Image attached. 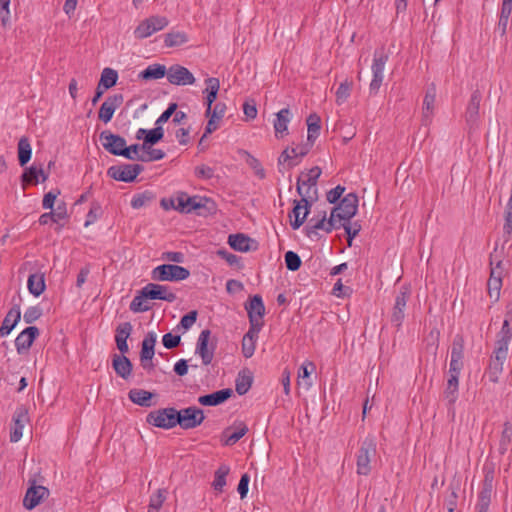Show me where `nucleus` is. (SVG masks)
I'll return each mask as SVG.
<instances>
[{
  "label": "nucleus",
  "instance_id": "35",
  "mask_svg": "<svg viewBox=\"0 0 512 512\" xmlns=\"http://www.w3.org/2000/svg\"><path fill=\"white\" fill-rule=\"evenodd\" d=\"M17 152L19 164L23 167L30 161L32 155V147L28 137L23 136L19 139Z\"/></svg>",
  "mask_w": 512,
  "mask_h": 512
},
{
  "label": "nucleus",
  "instance_id": "2",
  "mask_svg": "<svg viewBox=\"0 0 512 512\" xmlns=\"http://www.w3.org/2000/svg\"><path fill=\"white\" fill-rule=\"evenodd\" d=\"M190 271L185 267L175 264H162L151 271V278L159 282H177L187 279Z\"/></svg>",
  "mask_w": 512,
  "mask_h": 512
},
{
  "label": "nucleus",
  "instance_id": "32",
  "mask_svg": "<svg viewBox=\"0 0 512 512\" xmlns=\"http://www.w3.org/2000/svg\"><path fill=\"white\" fill-rule=\"evenodd\" d=\"M205 83H206L205 92L207 93V96H206V105H207L206 116H209L210 113H211V106L213 105V103L215 102V100L217 98V94H218V91H219V88H220V82H219L218 78L208 77L205 80Z\"/></svg>",
  "mask_w": 512,
  "mask_h": 512
},
{
  "label": "nucleus",
  "instance_id": "21",
  "mask_svg": "<svg viewBox=\"0 0 512 512\" xmlns=\"http://www.w3.org/2000/svg\"><path fill=\"white\" fill-rule=\"evenodd\" d=\"M39 335V329L35 326H29L24 329L15 339V347L19 354L26 352Z\"/></svg>",
  "mask_w": 512,
  "mask_h": 512
},
{
  "label": "nucleus",
  "instance_id": "42",
  "mask_svg": "<svg viewBox=\"0 0 512 512\" xmlns=\"http://www.w3.org/2000/svg\"><path fill=\"white\" fill-rule=\"evenodd\" d=\"M511 339L512 329L510 328L509 320L505 319L502 328L497 335L496 346L508 349Z\"/></svg>",
  "mask_w": 512,
  "mask_h": 512
},
{
  "label": "nucleus",
  "instance_id": "46",
  "mask_svg": "<svg viewBox=\"0 0 512 512\" xmlns=\"http://www.w3.org/2000/svg\"><path fill=\"white\" fill-rule=\"evenodd\" d=\"M154 144H148L147 148H142L141 157H139V161L141 162H152L161 160L165 157V153L161 149L153 148Z\"/></svg>",
  "mask_w": 512,
  "mask_h": 512
},
{
  "label": "nucleus",
  "instance_id": "22",
  "mask_svg": "<svg viewBox=\"0 0 512 512\" xmlns=\"http://www.w3.org/2000/svg\"><path fill=\"white\" fill-rule=\"evenodd\" d=\"M13 428L10 433V441L18 442L23 435V428L28 422V412L24 407L18 408L13 416Z\"/></svg>",
  "mask_w": 512,
  "mask_h": 512
},
{
  "label": "nucleus",
  "instance_id": "1",
  "mask_svg": "<svg viewBox=\"0 0 512 512\" xmlns=\"http://www.w3.org/2000/svg\"><path fill=\"white\" fill-rule=\"evenodd\" d=\"M322 171L318 166L312 167L307 173H302L297 180V192L302 197V201L308 204V200H313L316 196L317 180Z\"/></svg>",
  "mask_w": 512,
  "mask_h": 512
},
{
  "label": "nucleus",
  "instance_id": "54",
  "mask_svg": "<svg viewBox=\"0 0 512 512\" xmlns=\"http://www.w3.org/2000/svg\"><path fill=\"white\" fill-rule=\"evenodd\" d=\"M343 228L345 229V232L347 234V242L348 246L352 245V240L359 234L361 230V225L357 222L350 223V222H344L341 224Z\"/></svg>",
  "mask_w": 512,
  "mask_h": 512
},
{
  "label": "nucleus",
  "instance_id": "11",
  "mask_svg": "<svg viewBox=\"0 0 512 512\" xmlns=\"http://www.w3.org/2000/svg\"><path fill=\"white\" fill-rule=\"evenodd\" d=\"M100 141L103 148L112 155L122 156L126 146V140L117 134H113L109 130H104L100 133Z\"/></svg>",
  "mask_w": 512,
  "mask_h": 512
},
{
  "label": "nucleus",
  "instance_id": "8",
  "mask_svg": "<svg viewBox=\"0 0 512 512\" xmlns=\"http://www.w3.org/2000/svg\"><path fill=\"white\" fill-rule=\"evenodd\" d=\"M177 418V425L185 430H188L199 426L204 421L205 416L200 408L192 406L177 411Z\"/></svg>",
  "mask_w": 512,
  "mask_h": 512
},
{
  "label": "nucleus",
  "instance_id": "55",
  "mask_svg": "<svg viewBox=\"0 0 512 512\" xmlns=\"http://www.w3.org/2000/svg\"><path fill=\"white\" fill-rule=\"evenodd\" d=\"M285 264L288 270L297 271L301 266V259L297 253L288 251L285 253Z\"/></svg>",
  "mask_w": 512,
  "mask_h": 512
},
{
  "label": "nucleus",
  "instance_id": "57",
  "mask_svg": "<svg viewBox=\"0 0 512 512\" xmlns=\"http://www.w3.org/2000/svg\"><path fill=\"white\" fill-rule=\"evenodd\" d=\"M458 396H459V388L454 387V386H449V384L446 383V386H445V389L443 392V397L447 401V403L450 407L454 406V404L456 403V401L458 399Z\"/></svg>",
  "mask_w": 512,
  "mask_h": 512
},
{
  "label": "nucleus",
  "instance_id": "6",
  "mask_svg": "<svg viewBox=\"0 0 512 512\" xmlns=\"http://www.w3.org/2000/svg\"><path fill=\"white\" fill-rule=\"evenodd\" d=\"M147 423L163 429H170L177 425V410L175 408H162L151 411L146 418Z\"/></svg>",
  "mask_w": 512,
  "mask_h": 512
},
{
  "label": "nucleus",
  "instance_id": "31",
  "mask_svg": "<svg viewBox=\"0 0 512 512\" xmlns=\"http://www.w3.org/2000/svg\"><path fill=\"white\" fill-rule=\"evenodd\" d=\"M113 368L116 374L124 379H128L132 372V363L125 355L113 356L112 360Z\"/></svg>",
  "mask_w": 512,
  "mask_h": 512
},
{
  "label": "nucleus",
  "instance_id": "30",
  "mask_svg": "<svg viewBox=\"0 0 512 512\" xmlns=\"http://www.w3.org/2000/svg\"><path fill=\"white\" fill-rule=\"evenodd\" d=\"M481 95L479 92L475 91L470 98L469 104L466 109V121L470 126L476 125L479 119V109H480Z\"/></svg>",
  "mask_w": 512,
  "mask_h": 512
},
{
  "label": "nucleus",
  "instance_id": "28",
  "mask_svg": "<svg viewBox=\"0 0 512 512\" xmlns=\"http://www.w3.org/2000/svg\"><path fill=\"white\" fill-rule=\"evenodd\" d=\"M291 121V112L289 108H283L276 113L273 126L277 138H281L288 133V124Z\"/></svg>",
  "mask_w": 512,
  "mask_h": 512
},
{
  "label": "nucleus",
  "instance_id": "17",
  "mask_svg": "<svg viewBox=\"0 0 512 512\" xmlns=\"http://www.w3.org/2000/svg\"><path fill=\"white\" fill-rule=\"evenodd\" d=\"M203 199L197 196L190 197L186 193H179L175 200H171V207L185 213L199 210L204 207Z\"/></svg>",
  "mask_w": 512,
  "mask_h": 512
},
{
  "label": "nucleus",
  "instance_id": "23",
  "mask_svg": "<svg viewBox=\"0 0 512 512\" xmlns=\"http://www.w3.org/2000/svg\"><path fill=\"white\" fill-rule=\"evenodd\" d=\"M294 203L295 205L289 213V218L291 219V227L297 230L305 222L309 214L310 204L304 203L302 199L300 201H294Z\"/></svg>",
  "mask_w": 512,
  "mask_h": 512
},
{
  "label": "nucleus",
  "instance_id": "20",
  "mask_svg": "<svg viewBox=\"0 0 512 512\" xmlns=\"http://www.w3.org/2000/svg\"><path fill=\"white\" fill-rule=\"evenodd\" d=\"M123 101L122 94H114L107 97L99 109V119L104 123L111 121L115 111L122 105Z\"/></svg>",
  "mask_w": 512,
  "mask_h": 512
},
{
  "label": "nucleus",
  "instance_id": "24",
  "mask_svg": "<svg viewBox=\"0 0 512 512\" xmlns=\"http://www.w3.org/2000/svg\"><path fill=\"white\" fill-rule=\"evenodd\" d=\"M48 496V489L44 486L30 487L23 500V505L26 509L32 510L35 508L42 499Z\"/></svg>",
  "mask_w": 512,
  "mask_h": 512
},
{
  "label": "nucleus",
  "instance_id": "16",
  "mask_svg": "<svg viewBox=\"0 0 512 512\" xmlns=\"http://www.w3.org/2000/svg\"><path fill=\"white\" fill-rule=\"evenodd\" d=\"M157 341V335L155 332L150 331L146 334L142 341V347L140 352V361L144 369L151 370L153 368L152 359L155 354V344Z\"/></svg>",
  "mask_w": 512,
  "mask_h": 512
},
{
  "label": "nucleus",
  "instance_id": "53",
  "mask_svg": "<svg viewBox=\"0 0 512 512\" xmlns=\"http://www.w3.org/2000/svg\"><path fill=\"white\" fill-rule=\"evenodd\" d=\"M501 287L502 280H498L495 277H490L487 283L488 294L490 298H493L495 301H497L500 296Z\"/></svg>",
  "mask_w": 512,
  "mask_h": 512
},
{
  "label": "nucleus",
  "instance_id": "61",
  "mask_svg": "<svg viewBox=\"0 0 512 512\" xmlns=\"http://www.w3.org/2000/svg\"><path fill=\"white\" fill-rule=\"evenodd\" d=\"M490 265H491L490 277H495L498 280H502V276H503V272H504V269L502 267V261H500V260L496 261V256L492 254Z\"/></svg>",
  "mask_w": 512,
  "mask_h": 512
},
{
  "label": "nucleus",
  "instance_id": "15",
  "mask_svg": "<svg viewBox=\"0 0 512 512\" xmlns=\"http://www.w3.org/2000/svg\"><path fill=\"white\" fill-rule=\"evenodd\" d=\"M167 80L169 83L177 86L192 85L195 83V77L184 66L175 64L167 70Z\"/></svg>",
  "mask_w": 512,
  "mask_h": 512
},
{
  "label": "nucleus",
  "instance_id": "7",
  "mask_svg": "<svg viewBox=\"0 0 512 512\" xmlns=\"http://www.w3.org/2000/svg\"><path fill=\"white\" fill-rule=\"evenodd\" d=\"M169 24V20L165 16H151L139 23L134 30V36L137 39H145L153 33L163 30Z\"/></svg>",
  "mask_w": 512,
  "mask_h": 512
},
{
  "label": "nucleus",
  "instance_id": "34",
  "mask_svg": "<svg viewBox=\"0 0 512 512\" xmlns=\"http://www.w3.org/2000/svg\"><path fill=\"white\" fill-rule=\"evenodd\" d=\"M251 238L244 234H231L228 237V243L236 251L247 252L251 249Z\"/></svg>",
  "mask_w": 512,
  "mask_h": 512
},
{
  "label": "nucleus",
  "instance_id": "58",
  "mask_svg": "<svg viewBox=\"0 0 512 512\" xmlns=\"http://www.w3.org/2000/svg\"><path fill=\"white\" fill-rule=\"evenodd\" d=\"M132 325L130 322H124L117 326L116 328V335H115V341L118 340H127L132 332Z\"/></svg>",
  "mask_w": 512,
  "mask_h": 512
},
{
  "label": "nucleus",
  "instance_id": "43",
  "mask_svg": "<svg viewBox=\"0 0 512 512\" xmlns=\"http://www.w3.org/2000/svg\"><path fill=\"white\" fill-rule=\"evenodd\" d=\"M230 468L229 466L223 464L221 465L214 474V480L212 483L213 488L217 492H222L224 486L226 485V477L229 474Z\"/></svg>",
  "mask_w": 512,
  "mask_h": 512
},
{
  "label": "nucleus",
  "instance_id": "13",
  "mask_svg": "<svg viewBox=\"0 0 512 512\" xmlns=\"http://www.w3.org/2000/svg\"><path fill=\"white\" fill-rule=\"evenodd\" d=\"M338 227L339 225H337L332 215L330 214L329 219H327L326 212H323L319 218H311L309 220V223L305 227V233L309 238H314L318 235V230H323L326 233H330L333 229Z\"/></svg>",
  "mask_w": 512,
  "mask_h": 512
},
{
  "label": "nucleus",
  "instance_id": "4",
  "mask_svg": "<svg viewBox=\"0 0 512 512\" xmlns=\"http://www.w3.org/2000/svg\"><path fill=\"white\" fill-rule=\"evenodd\" d=\"M358 210V197L354 193H349L342 198L340 203L334 207L331 211V215L334 218L337 225L341 224V221H349L355 216Z\"/></svg>",
  "mask_w": 512,
  "mask_h": 512
},
{
  "label": "nucleus",
  "instance_id": "25",
  "mask_svg": "<svg viewBox=\"0 0 512 512\" xmlns=\"http://www.w3.org/2000/svg\"><path fill=\"white\" fill-rule=\"evenodd\" d=\"M261 328L249 327L242 339V354L245 358H251L255 352L256 342Z\"/></svg>",
  "mask_w": 512,
  "mask_h": 512
},
{
  "label": "nucleus",
  "instance_id": "48",
  "mask_svg": "<svg viewBox=\"0 0 512 512\" xmlns=\"http://www.w3.org/2000/svg\"><path fill=\"white\" fill-rule=\"evenodd\" d=\"M117 80H118V73L116 70H114L112 68H104L101 73V77H100V81H99L98 85L103 87V89L107 90V89L113 87L114 85H116Z\"/></svg>",
  "mask_w": 512,
  "mask_h": 512
},
{
  "label": "nucleus",
  "instance_id": "12",
  "mask_svg": "<svg viewBox=\"0 0 512 512\" xmlns=\"http://www.w3.org/2000/svg\"><path fill=\"white\" fill-rule=\"evenodd\" d=\"M248 313L249 323L252 327L262 328V318L265 314V306L260 295H254L249 298V302L245 305Z\"/></svg>",
  "mask_w": 512,
  "mask_h": 512
},
{
  "label": "nucleus",
  "instance_id": "56",
  "mask_svg": "<svg viewBox=\"0 0 512 512\" xmlns=\"http://www.w3.org/2000/svg\"><path fill=\"white\" fill-rule=\"evenodd\" d=\"M142 147H143V143L142 144H132L130 146L126 145L125 149H124V151L126 153H123L122 157L129 159V160H138L139 161V157H141V153H142Z\"/></svg>",
  "mask_w": 512,
  "mask_h": 512
},
{
  "label": "nucleus",
  "instance_id": "45",
  "mask_svg": "<svg viewBox=\"0 0 512 512\" xmlns=\"http://www.w3.org/2000/svg\"><path fill=\"white\" fill-rule=\"evenodd\" d=\"M147 299H149L147 296H144V289L142 288L138 295H136L133 300L130 303V310L134 313H140V312H146L151 307L147 303Z\"/></svg>",
  "mask_w": 512,
  "mask_h": 512
},
{
  "label": "nucleus",
  "instance_id": "40",
  "mask_svg": "<svg viewBox=\"0 0 512 512\" xmlns=\"http://www.w3.org/2000/svg\"><path fill=\"white\" fill-rule=\"evenodd\" d=\"M128 396L133 403L142 407H149L151 405L150 400L153 394L142 389H131Z\"/></svg>",
  "mask_w": 512,
  "mask_h": 512
},
{
  "label": "nucleus",
  "instance_id": "51",
  "mask_svg": "<svg viewBox=\"0 0 512 512\" xmlns=\"http://www.w3.org/2000/svg\"><path fill=\"white\" fill-rule=\"evenodd\" d=\"M153 199V195L151 192H143L135 194L131 200V206L134 209H140L144 207L146 204L151 202Z\"/></svg>",
  "mask_w": 512,
  "mask_h": 512
},
{
  "label": "nucleus",
  "instance_id": "14",
  "mask_svg": "<svg viewBox=\"0 0 512 512\" xmlns=\"http://www.w3.org/2000/svg\"><path fill=\"white\" fill-rule=\"evenodd\" d=\"M507 355L508 349L497 346L495 347L487 371L488 378L491 382L497 383L499 381V377L503 372V365L507 359Z\"/></svg>",
  "mask_w": 512,
  "mask_h": 512
},
{
  "label": "nucleus",
  "instance_id": "63",
  "mask_svg": "<svg viewBox=\"0 0 512 512\" xmlns=\"http://www.w3.org/2000/svg\"><path fill=\"white\" fill-rule=\"evenodd\" d=\"M161 259L171 263H183L185 255L178 251H167L162 253Z\"/></svg>",
  "mask_w": 512,
  "mask_h": 512
},
{
  "label": "nucleus",
  "instance_id": "49",
  "mask_svg": "<svg viewBox=\"0 0 512 512\" xmlns=\"http://www.w3.org/2000/svg\"><path fill=\"white\" fill-rule=\"evenodd\" d=\"M353 83L350 80H345L340 83L337 91H336V103L341 105L347 101L350 96L352 90Z\"/></svg>",
  "mask_w": 512,
  "mask_h": 512
},
{
  "label": "nucleus",
  "instance_id": "5",
  "mask_svg": "<svg viewBox=\"0 0 512 512\" xmlns=\"http://www.w3.org/2000/svg\"><path fill=\"white\" fill-rule=\"evenodd\" d=\"M388 61V55L384 49H377L373 54V63L371 66L372 79L369 85L370 92L377 93L384 79V69Z\"/></svg>",
  "mask_w": 512,
  "mask_h": 512
},
{
  "label": "nucleus",
  "instance_id": "39",
  "mask_svg": "<svg viewBox=\"0 0 512 512\" xmlns=\"http://www.w3.org/2000/svg\"><path fill=\"white\" fill-rule=\"evenodd\" d=\"M165 75L167 76V70L164 65L152 64L143 70L139 74V77L144 80H156L164 77Z\"/></svg>",
  "mask_w": 512,
  "mask_h": 512
},
{
  "label": "nucleus",
  "instance_id": "44",
  "mask_svg": "<svg viewBox=\"0 0 512 512\" xmlns=\"http://www.w3.org/2000/svg\"><path fill=\"white\" fill-rule=\"evenodd\" d=\"M320 122L321 119L317 114H310L307 118V140L314 141L318 138L320 133Z\"/></svg>",
  "mask_w": 512,
  "mask_h": 512
},
{
  "label": "nucleus",
  "instance_id": "36",
  "mask_svg": "<svg viewBox=\"0 0 512 512\" xmlns=\"http://www.w3.org/2000/svg\"><path fill=\"white\" fill-rule=\"evenodd\" d=\"M40 177L42 178V181H45L48 176L44 173L42 168H37L36 166H31L27 168L21 176L23 185H36L38 184Z\"/></svg>",
  "mask_w": 512,
  "mask_h": 512
},
{
  "label": "nucleus",
  "instance_id": "37",
  "mask_svg": "<svg viewBox=\"0 0 512 512\" xmlns=\"http://www.w3.org/2000/svg\"><path fill=\"white\" fill-rule=\"evenodd\" d=\"M248 431V428L245 424H240L235 429H226L223 433L225 440L224 445L232 446L236 444Z\"/></svg>",
  "mask_w": 512,
  "mask_h": 512
},
{
  "label": "nucleus",
  "instance_id": "10",
  "mask_svg": "<svg viewBox=\"0 0 512 512\" xmlns=\"http://www.w3.org/2000/svg\"><path fill=\"white\" fill-rule=\"evenodd\" d=\"M410 294V289L407 286H402L395 298V303L391 314V322L397 328H400L404 321L405 309L410 298Z\"/></svg>",
  "mask_w": 512,
  "mask_h": 512
},
{
  "label": "nucleus",
  "instance_id": "62",
  "mask_svg": "<svg viewBox=\"0 0 512 512\" xmlns=\"http://www.w3.org/2000/svg\"><path fill=\"white\" fill-rule=\"evenodd\" d=\"M42 315V310L38 306H31L24 312V321L28 324L35 322Z\"/></svg>",
  "mask_w": 512,
  "mask_h": 512
},
{
  "label": "nucleus",
  "instance_id": "9",
  "mask_svg": "<svg viewBox=\"0 0 512 512\" xmlns=\"http://www.w3.org/2000/svg\"><path fill=\"white\" fill-rule=\"evenodd\" d=\"M143 171V166L140 164H123L119 166H111L107 174L122 182H132Z\"/></svg>",
  "mask_w": 512,
  "mask_h": 512
},
{
  "label": "nucleus",
  "instance_id": "59",
  "mask_svg": "<svg viewBox=\"0 0 512 512\" xmlns=\"http://www.w3.org/2000/svg\"><path fill=\"white\" fill-rule=\"evenodd\" d=\"M252 384V378L250 376H240L236 380V392L239 395H244L248 392Z\"/></svg>",
  "mask_w": 512,
  "mask_h": 512
},
{
  "label": "nucleus",
  "instance_id": "50",
  "mask_svg": "<svg viewBox=\"0 0 512 512\" xmlns=\"http://www.w3.org/2000/svg\"><path fill=\"white\" fill-rule=\"evenodd\" d=\"M163 136L164 131L162 126L156 125L154 129L148 130L147 134L144 137L142 148H147L148 144H156L163 138Z\"/></svg>",
  "mask_w": 512,
  "mask_h": 512
},
{
  "label": "nucleus",
  "instance_id": "3",
  "mask_svg": "<svg viewBox=\"0 0 512 512\" xmlns=\"http://www.w3.org/2000/svg\"><path fill=\"white\" fill-rule=\"evenodd\" d=\"M376 455V441L372 436L366 437L357 453V474L367 476L371 471V460Z\"/></svg>",
  "mask_w": 512,
  "mask_h": 512
},
{
  "label": "nucleus",
  "instance_id": "64",
  "mask_svg": "<svg viewBox=\"0 0 512 512\" xmlns=\"http://www.w3.org/2000/svg\"><path fill=\"white\" fill-rule=\"evenodd\" d=\"M197 311L196 310H193V311H190L188 314L184 315L182 318H181V321H180V326L186 331L188 329H190L196 322L197 320Z\"/></svg>",
  "mask_w": 512,
  "mask_h": 512
},
{
  "label": "nucleus",
  "instance_id": "18",
  "mask_svg": "<svg viewBox=\"0 0 512 512\" xmlns=\"http://www.w3.org/2000/svg\"><path fill=\"white\" fill-rule=\"evenodd\" d=\"M143 289L144 296H147L150 300H163L172 303L177 298L176 294L165 285L148 283Z\"/></svg>",
  "mask_w": 512,
  "mask_h": 512
},
{
  "label": "nucleus",
  "instance_id": "27",
  "mask_svg": "<svg viewBox=\"0 0 512 512\" xmlns=\"http://www.w3.org/2000/svg\"><path fill=\"white\" fill-rule=\"evenodd\" d=\"M232 393L230 388L222 389L211 394L200 396L198 402L203 406H217L228 400Z\"/></svg>",
  "mask_w": 512,
  "mask_h": 512
},
{
  "label": "nucleus",
  "instance_id": "33",
  "mask_svg": "<svg viewBox=\"0 0 512 512\" xmlns=\"http://www.w3.org/2000/svg\"><path fill=\"white\" fill-rule=\"evenodd\" d=\"M27 287L33 296H40L46 288L44 275L41 273L31 274L28 277Z\"/></svg>",
  "mask_w": 512,
  "mask_h": 512
},
{
  "label": "nucleus",
  "instance_id": "38",
  "mask_svg": "<svg viewBox=\"0 0 512 512\" xmlns=\"http://www.w3.org/2000/svg\"><path fill=\"white\" fill-rule=\"evenodd\" d=\"M493 490V478L488 475L485 477L483 481V485L481 491L478 495V501L476 505L489 506L491 502V495Z\"/></svg>",
  "mask_w": 512,
  "mask_h": 512
},
{
  "label": "nucleus",
  "instance_id": "19",
  "mask_svg": "<svg viewBox=\"0 0 512 512\" xmlns=\"http://www.w3.org/2000/svg\"><path fill=\"white\" fill-rule=\"evenodd\" d=\"M211 331L209 329L202 330L199 334L195 353L198 354L204 365L211 364L214 357V346L208 348Z\"/></svg>",
  "mask_w": 512,
  "mask_h": 512
},
{
  "label": "nucleus",
  "instance_id": "29",
  "mask_svg": "<svg viewBox=\"0 0 512 512\" xmlns=\"http://www.w3.org/2000/svg\"><path fill=\"white\" fill-rule=\"evenodd\" d=\"M21 318V311L19 306L12 307L6 314L2 325L0 327V336L5 337L10 334Z\"/></svg>",
  "mask_w": 512,
  "mask_h": 512
},
{
  "label": "nucleus",
  "instance_id": "52",
  "mask_svg": "<svg viewBox=\"0 0 512 512\" xmlns=\"http://www.w3.org/2000/svg\"><path fill=\"white\" fill-rule=\"evenodd\" d=\"M101 212H102L101 205L98 202H93L91 204L90 210L88 211V213L86 215V220H85L84 226L88 227L91 224L95 223L97 221V219L100 217Z\"/></svg>",
  "mask_w": 512,
  "mask_h": 512
},
{
  "label": "nucleus",
  "instance_id": "47",
  "mask_svg": "<svg viewBox=\"0 0 512 512\" xmlns=\"http://www.w3.org/2000/svg\"><path fill=\"white\" fill-rule=\"evenodd\" d=\"M188 41V36L182 31H172L165 35L164 43L167 47H177L185 44Z\"/></svg>",
  "mask_w": 512,
  "mask_h": 512
},
{
  "label": "nucleus",
  "instance_id": "60",
  "mask_svg": "<svg viewBox=\"0 0 512 512\" xmlns=\"http://www.w3.org/2000/svg\"><path fill=\"white\" fill-rule=\"evenodd\" d=\"M167 491L165 489H158L154 494L150 497L149 505L151 507H155L160 509L166 500Z\"/></svg>",
  "mask_w": 512,
  "mask_h": 512
},
{
  "label": "nucleus",
  "instance_id": "26",
  "mask_svg": "<svg viewBox=\"0 0 512 512\" xmlns=\"http://www.w3.org/2000/svg\"><path fill=\"white\" fill-rule=\"evenodd\" d=\"M463 357L464 340L461 336L457 335L452 343L449 367L462 370L464 366Z\"/></svg>",
  "mask_w": 512,
  "mask_h": 512
},
{
  "label": "nucleus",
  "instance_id": "41",
  "mask_svg": "<svg viewBox=\"0 0 512 512\" xmlns=\"http://www.w3.org/2000/svg\"><path fill=\"white\" fill-rule=\"evenodd\" d=\"M436 98V89L434 86L429 88L426 91L424 100H423V118L428 120L433 114V107Z\"/></svg>",
  "mask_w": 512,
  "mask_h": 512
}]
</instances>
